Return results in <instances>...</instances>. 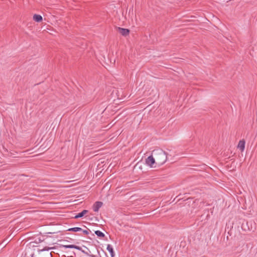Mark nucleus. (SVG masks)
<instances>
[{"label":"nucleus","mask_w":257,"mask_h":257,"mask_svg":"<svg viewBox=\"0 0 257 257\" xmlns=\"http://www.w3.org/2000/svg\"><path fill=\"white\" fill-rule=\"evenodd\" d=\"M156 159V164L159 166L164 164L167 160V154L161 149H156L152 152Z\"/></svg>","instance_id":"1"},{"label":"nucleus","mask_w":257,"mask_h":257,"mask_svg":"<svg viewBox=\"0 0 257 257\" xmlns=\"http://www.w3.org/2000/svg\"><path fill=\"white\" fill-rule=\"evenodd\" d=\"M146 164L150 167H154V165L156 164V159L155 157L152 154V155L148 157L146 160Z\"/></svg>","instance_id":"2"},{"label":"nucleus","mask_w":257,"mask_h":257,"mask_svg":"<svg viewBox=\"0 0 257 257\" xmlns=\"http://www.w3.org/2000/svg\"><path fill=\"white\" fill-rule=\"evenodd\" d=\"M102 202L100 201L96 202L93 206V210L95 212H98L100 207L102 206Z\"/></svg>","instance_id":"3"},{"label":"nucleus","mask_w":257,"mask_h":257,"mask_svg":"<svg viewBox=\"0 0 257 257\" xmlns=\"http://www.w3.org/2000/svg\"><path fill=\"white\" fill-rule=\"evenodd\" d=\"M62 246L65 248H75L79 250L81 249L80 246L74 244L63 245Z\"/></svg>","instance_id":"4"},{"label":"nucleus","mask_w":257,"mask_h":257,"mask_svg":"<svg viewBox=\"0 0 257 257\" xmlns=\"http://www.w3.org/2000/svg\"><path fill=\"white\" fill-rule=\"evenodd\" d=\"M106 249L110 253L111 257H114L115 253L113 247L110 244H107Z\"/></svg>","instance_id":"5"},{"label":"nucleus","mask_w":257,"mask_h":257,"mask_svg":"<svg viewBox=\"0 0 257 257\" xmlns=\"http://www.w3.org/2000/svg\"><path fill=\"white\" fill-rule=\"evenodd\" d=\"M33 20L36 22H40L42 21V17L40 15L35 14L33 16Z\"/></svg>","instance_id":"6"},{"label":"nucleus","mask_w":257,"mask_h":257,"mask_svg":"<svg viewBox=\"0 0 257 257\" xmlns=\"http://www.w3.org/2000/svg\"><path fill=\"white\" fill-rule=\"evenodd\" d=\"M238 148L241 151H243L245 148V142L243 140L240 141L238 144Z\"/></svg>","instance_id":"7"},{"label":"nucleus","mask_w":257,"mask_h":257,"mask_svg":"<svg viewBox=\"0 0 257 257\" xmlns=\"http://www.w3.org/2000/svg\"><path fill=\"white\" fill-rule=\"evenodd\" d=\"M88 211L87 210H83L82 212L79 213L76 215L74 217L75 218H78L83 217L85 214H86Z\"/></svg>","instance_id":"8"},{"label":"nucleus","mask_w":257,"mask_h":257,"mask_svg":"<svg viewBox=\"0 0 257 257\" xmlns=\"http://www.w3.org/2000/svg\"><path fill=\"white\" fill-rule=\"evenodd\" d=\"M119 33L123 36H126L128 34L129 30L126 29L119 28Z\"/></svg>","instance_id":"9"},{"label":"nucleus","mask_w":257,"mask_h":257,"mask_svg":"<svg viewBox=\"0 0 257 257\" xmlns=\"http://www.w3.org/2000/svg\"><path fill=\"white\" fill-rule=\"evenodd\" d=\"M68 230L70 231L77 232V231H80L82 230V229L80 227H75L69 228L68 229Z\"/></svg>","instance_id":"10"},{"label":"nucleus","mask_w":257,"mask_h":257,"mask_svg":"<svg viewBox=\"0 0 257 257\" xmlns=\"http://www.w3.org/2000/svg\"><path fill=\"white\" fill-rule=\"evenodd\" d=\"M95 234L98 237H103L104 236V234L100 230H96L95 231Z\"/></svg>","instance_id":"11"},{"label":"nucleus","mask_w":257,"mask_h":257,"mask_svg":"<svg viewBox=\"0 0 257 257\" xmlns=\"http://www.w3.org/2000/svg\"><path fill=\"white\" fill-rule=\"evenodd\" d=\"M51 248H52L51 247L45 246L43 249L40 250L39 252H42V251H48V250H50Z\"/></svg>","instance_id":"12"},{"label":"nucleus","mask_w":257,"mask_h":257,"mask_svg":"<svg viewBox=\"0 0 257 257\" xmlns=\"http://www.w3.org/2000/svg\"><path fill=\"white\" fill-rule=\"evenodd\" d=\"M82 231L84 234L87 235L89 234L88 230H82Z\"/></svg>","instance_id":"13"},{"label":"nucleus","mask_w":257,"mask_h":257,"mask_svg":"<svg viewBox=\"0 0 257 257\" xmlns=\"http://www.w3.org/2000/svg\"><path fill=\"white\" fill-rule=\"evenodd\" d=\"M90 256L91 257H95V256L94 255H93V254L91 255Z\"/></svg>","instance_id":"14"}]
</instances>
